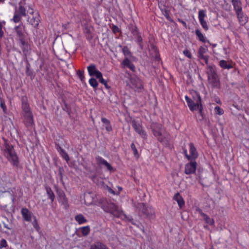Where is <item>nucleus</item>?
I'll return each mask as SVG.
<instances>
[{
	"mask_svg": "<svg viewBox=\"0 0 249 249\" xmlns=\"http://www.w3.org/2000/svg\"><path fill=\"white\" fill-rule=\"evenodd\" d=\"M89 84L94 89L97 88L98 85L97 81L94 78H91L89 80Z\"/></svg>",
	"mask_w": 249,
	"mask_h": 249,
	"instance_id": "nucleus-41",
	"label": "nucleus"
},
{
	"mask_svg": "<svg viewBox=\"0 0 249 249\" xmlns=\"http://www.w3.org/2000/svg\"><path fill=\"white\" fill-rule=\"evenodd\" d=\"M74 218H84V216L82 214H78V215H76Z\"/></svg>",
	"mask_w": 249,
	"mask_h": 249,
	"instance_id": "nucleus-62",
	"label": "nucleus"
},
{
	"mask_svg": "<svg viewBox=\"0 0 249 249\" xmlns=\"http://www.w3.org/2000/svg\"><path fill=\"white\" fill-rule=\"evenodd\" d=\"M98 79L99 80V81L101 83H102V84L105 85V86L106 87V88H107V89L109 88V87L108 86V85H107V82L103 79L102 75L101 76V77L100 78H98Z\"/></svg>",
	"mask_w": 249,
	"mask_h": 249,
	"instance_id": "nucleus-49",
	"label": "nucleus"
},
{
	"mask_svg": "<svg viewBox=\"0 0 249 249\" xmlns=\"http://www.w3.org/2000/svg\"><path fill=\"white\" fill-rule=\"evenodd\" d=\"M0 107L3 109V111H5V109H6V107L5 106L4 103L1 102L0 103Z\"/></svg>",
	"mask_w": 249,
	"mask_h": 249,
	"instance_id": "nucleus-59",
	"label": "nucleus"
},
{
	"mask_svg": "<svg viewBox=\"0 0 249 249\" xmlns=\"http://www.w3.org/2000/svg\"><path fill=\"white\" fill-rule=\"evenodd\" d=\"M131 148L132 151H133L134 155L137 156L138 155V152L137 149L136 147V146L134 143H131Z\"/></svg>",
	"mask_w": 249,
	"mask_h": 249,
	"instance_id": "nucleus-52",
	"label": "nucleus"
},
{
	"mask_svg": "<svg viewBox=\"0 0 249 249\" xmlns=\"http://www.w3.org/2000/svg\"><path fill=\"white\" fill-rule=\"evenodd\" d=\"M219 66L224 69L229 70L232 68V66L231 64L228 63L224 60H222L219 61Z\"/></svg>",
	"mask_w": 249,
	"mask_h": 249,
	"instance_id": "nucleus-35",
	"label": "nucleus"
},
{
	"mask_svg": "<svg viewBox=\"0 0 249 249\" xmlns=\"http://www.w3.org/2000/svg\"><path fill=\"white\" fill-rule=\"evenodd\" d=\"M112 31L114 33H118L120 31L119 28L116 25H113L112 28Z\"/></svg>",
	"mask_w": 249,
	"mask_h": 249,
	"instance_id": "nucleus-55",
	"label": "nucleus"
},
{
	"mask_svg": "<svg viewBox=\"0 0 249 249\" xmlns=\"http://www.w3.org/2000/svg\"><path fill=\"white\" fill-rule=\"evenodd\" d=\"M21 213L23 218H32L33 216L32 213L26 208L21 209Z\"/></svg>",
	"mask_w": 249,
	"mask_h": 249,
	"instance_id": "nucleus-33",
	"label": "nucleus"
},
{
	"mask_svg": "<svg viewBox=\"0 0 249 249\" xmlns=\"http://www.w3.org/2000/svg\"><path fill=\"white\" fill-rule=\"evenodd\" d=\"M20 42V47L21 48L24 54L26 55L29 50L30 49V46L26 40L25 38L18 40Z\"/></svg>",
	"mask_w": 249,
	"mask_h": 249,
	"instance_id": "nucleus-21",
	"label": "nucleus"
},
{
	"mask_svg": "<svg viewBox=\"0 0 249 249\" xmlns=\"http://www.w3.org/2000/svg\"><path fill=\"white\" fill-rule=\"evenodd\" d=\"M239 22L243 25L245 24L248 21V18L245 15L243 11L236 13Z\"/></svg>",
	"mask_w": 249,
	"mask_h": 249,
	"instance_id": "nucleus-26",
	"label": "nucleus"
},
{
	"mask_svg": "<svg viewBox=\"0 0 249 249\" xmlns=\"http://www.w3.org/2000/svg\"><path fill=\"white\" fill-rule=\"evenodd\" d=\"M31 65L28 61H27V64L26 66V74L28 76H30L31 79L34 78L33 72L32 70L30 69Z\"/></svg>",
	"mask_w": 249,
	"mask_h": 249,
	"instance_id": "nucleus-37",
	"label": "nucleus"
},
{
	"mask_svg": "<svg viewBox=\"0 0 249 249\" xmlns=\"http://www.w3.org/2000/svg\"><path fill=\"white\" fill-rule=\"evenodd\" d=\"M89 249H98L97 241H96L93 244L90 245Z\"/></svg>",
	"mask_w": 249,
	"mask_h": 249,
	"instance_id": "nucleus-57",
	"label": "nucleus"
},
{
	"mask_svg": "<svg viewBox=\"0 0 249 249\" xmlns=\"http://www.w3.org/2000/svg\"><path fill=\"white\" fill-rule=\"evenodd\" d=\"M3 140L4 141V153L7 159L17 169H21L22 167L19 164L18 157L13 146L9 143L6 139L3 138Z\"/></svg>",
	"mask_w": 249,
	"mask_h": 249,
	"instance_id": "nucleus-1",
	"label": "nucleus"
},
{
	"mask_svg": "<svg viewBox=\"0 0 249 249\" xmlns=\"http://www.w3.org/2000/svg\"><path fill=\"white\" fill-rule=\"evenodd\" d=\"M91 179L93 180V182L96 183V184L103 188L104 190H106L108 191V193L115 195L116 193L115 192L114 190H113L108 185L105 184V183L103 181L102 179H101L100 180H98V181L96 182V177L95 176H92L91 177Z\"/></svg>",
	"mask_w": 249,
	"mask_h": 249,
	"instance_id": "nucleus-14",
	"label": "nucleus"
},
{
	"mask_svg": "<svg viewBox=\"0 0 249 249\" xmlns=\"http://www.w3.org/2000/svg\"><path fill=\"white\" fill-rule=\"evenodd\" d=\"M164 16L168 20H169V21H171V20L170 19V17L169 14L166 11L165 12V14H164Z\"/></svg>",
	"mask_w": 249,
	"mask_h": 249,
	"instance_id": "nucleus-61",
	"label": "nucleus"
},
{
	"mask_svg": "<svg viewBox=\"0 0 249 249\" xmlns=\"http://www.w3.org/2000/svg\"><path fill=\"white\" fill-rule=\"evenodd\" d=\"M45 190L48 198L51 199L52 202H53L55 199V196L52 189L49 186H46Z\"/></svg>",
	"mask_w": 249,
	"mask_h": 249,
	"instance_id": "nucleus-32",
	"label": "nucleus"
},
{
	"mask_svg": "<svg viewBox=\"0 0 249 249\" xmlns=\"http://www.w3.org/2000/svg\"><path fill=\"white\" fill-rule=\"evenodd\" d=\"M196 162L191 161L185 165L184 172L186 175L192 174L195 173L196 168Z\"/></svg>",
	"mask_w": 249,
	"mask_h": 249,
	"instance_id": "nucleus-17",
	"label": "nucleus"
},
{
	"mask_svg": "<svg viewBox=\"0 0 249 249\" xmlns=\"http://www.w3.org/2000/svg\"><path fill=\"white\" fill-rule=\"evenodd\" d=\"M59 175H60V180L63 182V177H62V172L60 171H59Z\"/></svg>",
	"mask_w": 249,
	"mask_h": 249,
	"instance_id": "nucleus-64",
	"label": "nucleus"
},
{
	"mask_svg": "<svg viewBox=\"0 0 249 249\" xmlns=\"http://www.w3.org/2000/svg\"><path fill=\"white\" fill-rule=\"evenodd\" d=\"M97 246L98 249H109L106 245L99 241H97Z\"/></svg>",
	"mask_w": 249,
	"mask_h": 249,
	"instance_id": "nucleus-42",
	"label": "nucleus"
},
{
	"mask_svg": "<svg viewBox=\"0 0 249 249\" xmlns=\"http://www.w3.org/2000/svg\"><path fill=\"white\" fill-rule=\"evenodd\" d=\"M57 194L58 196V199H60L66 196L65 193L62 190H57Z\"/></svg>",
	"mask_w": 249,
	"mask_h": 249,
	"instance_id": "nucleus-48",
	"label": "nucleus"
},
{
	"mask_svg": "<svg viewBox=\"0 0 249 249\" xmlns=\"http://www.w3.org/2000/svg\"><path fill=\"white\" fill-rule=\"evenodd\" d=\"M3 225V227L7 230H11L13 228L12 219H4L0 226Z\"/></svg>",
	"mask_w": 249,
	"mask_h": 249,
	"instance_id": "nucleus-27",
	"label": "nucleus"
},
{
	"mask_svg": "<svg viewBox=\"0 0 249 249\" xmlns=\"http://www.w3.org/2000/svg\"><path fill=\"white\" fill-rule=\"evenodd\" d=\"M151 48L152 49H153V50L155 51V53H156L157 52V48L154 45H151Z\"/></svg>",
	"mask_w": 249,
	"mask_h": 249,
	"instance_id": "nucleus-63",
	"label": "nucleus"
},
{
	"mask_svg": "<svg viewBox=\"0 0 249 249\" xmlns=\"http://www.w3.org/2000/svg\"><path fill=\"white\" fill-rule=\"evenodd\" d=\"M231 3L235 13L242 11V3L239 0H232Z\"/></svg>",
	"mask_w": 249,
	"mask_h": 249,
	"instance_id": "nucleus-30",
	"label": "nucleus"
},
{
	"mask_svg": "<svg viewBox=\"0 0 249 249\" xmlns=\"http://www.w3.org/2000/svg\"><path fill=\"white\" fill-rule=\"evenodd\" d=\"M84 200L86 204L90 205L97 201L96 195L94 192H88L84 193Z\"/></svg>",
	"mask_w": 249,
	"mask_h": 249,
	"instance_id": "nucleus-13",
	"label": "nucleus"
},
{
	"mask_svg": "<svg viewBox=\"0 0 249 249\" xmlns=\"http://www.w3.org/2000/svg\"><path fill=\"white\" fill-rule=\"evenodd\" d=\"M79 224H82L87 221L86 219H75Z\"/></svg>",
	"mask_w": 249,
	"mask_h": 249,
	"instance_id": "nucleus-56",
	"label": "nucleus"
},
{
	"mask_svg": "<svg viewBox=\"0 0 249 249\" xmlns=\"http://www.w3.org/2000/svg\"><path fill=\"white\" fill-rule=\"evenodd\" d=\"M77 74L80 79L81 81L83 82L84 80V71H81L78 70L77 71Z\"/></svg>",
	"mask_w": 249,
	"mask_h": 249,
	"instance_id": "nucleus-46",
	"label": "nucleus"
},
{
	"mask_svg": "<svg viewBox=\"0 0 249 249\" xmlns=\"http://www.w3.org/2000/svg\"><path fill=\"white\" fill-rule=\"evenodd\" d=\"M24 123L28 127L32 126L34 124L33 116L32 113L24 114Z\"/></svg>",
	"mask_w": 249,
	"mask_h": 249,
	"instance_id": "nucleus-22",
	"label": "nucleus"
},
{
	"mask_svg": "<svg viewBox=\"0 0 249 249\" xmlns=\"http://www.w3.org/2000/svg\"><path fill=\"white\" fill-rule=\"evenodd\" d=\"M185 98L190 109L192 111L198 109L199 113L202 114L203 107L201 104V99L200 95L197 92H196L193 96L194 101L187 96H185Z\"/></svg>",
	"mask_w": 249,
	"mask_h": 249,
	"instance_id": "nucleus-5",
	"label": "nucleus"
},
{
	"mask_svg": "<svg viewBox=\"0 0 249 249\" xmlns=\"http://www.w3.org/2000/svg\"><path fill=\"white\" fill-rule=\"evenodd\" d=\"M131 83L133 88L137 89H141L142 88V85L141 80L138 77H132L130 79Z\"/></svg>",
	"mask_w": 249,
	"mask_h": 249,
	"instance_id": "nucleus-24",
	"label": "nucleus"
},
{
	"mask_svg": "<svg viewBox=\"0 0 249 249\" xmlns=\"http://www.w3.org/2000/svg\"><path fill=\"white\" fill-rule=\"evenodd\" d=\"M185 98L190 109L192 111L198 109L199 113L202 114L203 107L201 104V99L200 95L197 92H196L193 96L194 101L187 96H185Z\"/></svg>",
	"mask_w": 249,
	"mask_h": 249,
	"instance_id": "nucleus-4",
	"label": "nucleus"
},
{
	"mask_svg": "<svg viewBox=\"0 0 249 249\" xmlns=\"http://www.w3.org/2000/svg\"><path fill=\"white\" fill-rule=\"evenodd\" d=\"M22 109L24 114L32 113L30 110L29 104L28 102L27 98L26 96H23L21 98Z\"/></svg>",
	"mask_w": 249,
	"mask_h": 249,
	"instance_id": "nucleus-19",
	"label": "nucleus"
},
{
	"mask_svg": "<svg viewBox=\"0 0 249 249\" xmlns=\"http://www.w3.org/2000/svg\"><path fill=\"white\" fill-rule=\"evenodd\" d=\"M7 246V244L6 241L2 239L1 240L0 242V249H1L3 248H6Z\"/></svg>",
	"mask_w": 249,
	"mask_h": 249,
	"instance_id": "nucleus-51",
	"label": "nucleus"
},
{
	"mask_svg": "<svg viewBox=\"0 0 249 249\" xmlns=\"http://www.w3.org/2000/svg\"><path fill=\"white\" fill-rule=\"evenodd\" d=\"M60 155L63 157L64 159H65L67 161H68L70 160V158L69 155L67 153V152L64 150L60 152Z\"/></svg>",
	"mask_w": 249,
	"mask_h": 249,
	"instance_id": "nucleus-44",
	"label": "nucleus"
},
{
	"mask_svg": "<svg viewBox=\"0 0 249 249\" xmlns=\"http://www.w3.org/2000/svg\"><path fill=\"white\" fill-rule=\"evenodd\" d=\"M59 202L63 205L64 208L65 209H68L69 207V205L68 203V200L66 197V196L60 198L58 199Z\"/></svg>",
	"mask_w": 249,
	"mask_h": 249,
	"instance_id": "nucleus-38",
	"label": "nucleus"
},
{
	"mask_svg": "<svg viewBox=\"0 0 249 249\" xmlns=\"http://www.w3.org/2000/svg\"><path fill=\"white\" fill-rule=\"evenodd\" d=\"M95 160L97 165L100 167H101L104 166L107 168V170L110 172H114L115 171V169H114L106 160L101 156H97L95 157Z\"/></svg>",
	"mask_w": 249,
	"mask_h": 249,
	"instance_id": "nucleus-12",
	"label": "nucleus"
},
{
	"mask_svg": "<svg viewBox=\"0 0 249 249\" xmlns=\"http://www.w3.org/2000/svg\"><path fill=\"white\" fill-rule=\"evenodd\" d=\"M206 17V11L204 10H200L198 11V19L200 23L203 28L205 30L207 31L209 29V27L207 25L206 21L204 20V18Z\"/></svg>",
	"mask_w": 249,
	"mask_h": 249,
	"instance_id": "nucleus-15",
	"label": "nucleus"
},
{
	"mask_svg": "<svg viewBox=\"0 0 249 249\" xmlns=\"http://www.w3.org/2000/svg\"><path fill=\"white\" fill-rule=\"evenodd\" d=\"M129 29L131 34L133 35L134 38L136 39V41L138 44L140 48L142 50L143 49L142 38L141 36V35H140L137 27L133 24H130L129 25Z\"/></svg>",
	"mask_w": 249,
	"mask_h": 249,
	"instance_id": "nucleus-10",
	"label": "nucleus"
},
{
	"mask_svg": "<svg viewBox=\"0 0 249 249\" xmlns=\"http://www.w3.org/2000/svg\"><path fill=\"white\" fill-rule=\"evenodd\" d=\"M5 24L6 22L5 21H0V39L3 36L4 32L2 30V28Z\"/></svg>",
	"mask_w": 249,
	"mask_h": 249,
	"instance_id": "nucleus-43",
	"label": "nucleus"
},
{
	"mask_svg": "<svg viewBox=\"0 0 249 249\" xmlns=\"http://www.w3.org/2000/svg\"><path fill=\"white\" fill-rule=\"evenodd\" d=\"M174 199L177 201L180 207H181L184 205V201L179 193H177L175 195Z\"/></svg>",
	"mask_w": 249,
	"mask_h": 249,
	"instance_id": "nucleus-36",
	"label": "nucleus"
},
{
	"mask_svg": "<svg viewBox=\"0 0 249 249\" xmlns=\"http://www.w3.org/2000/svg\"><path fill=\"white\" fill-rule=\"evenodd\" d=\"M142 212L145 216L149 217L153 216L155 213L154 209L150 206L143 207Z\"/></svg>",
	"mask_w": 249,
	"mask_h": 249,
	"instance_id": "nucleus-29",
	"label": "nucleus"
},
{
	"mask_svg": "<svg viewBox=\"0 0 249 249\" xmlns=\"http://www.w3.org/2000/svg\"><path fill=\"white\" fill-rule=\"evenodd\" d=\"M14 29L18 40L26 37L24 33V26L23 24H20L16 26Z\"/></svg>",
	"mask_w": 249,
	"mask_h": 249,
	"instance_id": "nucleus-18",
	"label": "nucleus"
},
{
	"mask_svg": "<svg viewBox=\"0 0 249 249\" xmlns=\"http://www.w3.org/2000/svg\"><path fill=\"white\" fill-rule=\"evenodd\" d=\"M183 54L187 57L190 58L191 57V54L189 51L188 50H185L183 52Z\"/></svg>",
	"mask_w": 249,
	"mask_h": 249,
	"instance_id": "nucleus-54",
	"label": "nucleus"
},
{
	"mask_svg": "<svg viewBox=\"0 0 249 249\" xmlns=\"http://www.w3.org/2000/svg\"><path fill=\"white\" fill-rule=\"evenodd\" d=\"M101 120L102 123L105 125L106 130L108 132L111 131L112 130V128L110 124V121L108 119L104 117L102 118Z\"/></svg>",
	"mask_w": 249,
	"mask_h": 249,
	"instance_id": "nucleus-34",
	"label": "nucleus"
},
{
	"mask_svg": "<svg viewBox=\"0 0 249 249\" xmlns=\"http://www.w3.org/2000/svg\"><path fill=\"white\" fill-rule=\"evenodd\" d=\"M205 222L210 225H213L214 224L213 219H204Z\"/></svg>",
	"mask_w": 249,
	"mask_h": 249,
	"instance_id": "nucleus-53",
	"label": "nucleus"
},
{
	"mask_svg": "<svg viewBox=\"0 0 249 249\" xmlns=\"http://www.w3.org/2000/svg\"><path fill=\"white\" fill-rule=\"evenodd\" d=\"M206 72L208 75V79L218 76L215 66H208Z\"/></svg>",
	"mask_w": 249,
	"mask_h": 249,
	"instance_id": "nucleus-20",
	"label": "nucleus"
},
{
	"mask_svg": "<svg viewBox=\"0 0 249 249\" xmlns=\"http://www.w3.org/2000/svg\"><path fill=\"white\" fill-rule=\"evenodd\" d=\"M214 111L215 113L218 115H222L224 113L223 110L218 106L215 107Z\"/></svg>",
	"mask_w": 249,
	"mask_h": 249,
	"instance_id": "nucleus-45",
	"label": "nucleus"
},
{
	"mask_svg": "<svg viewBox=\"0 0 249 249\" xmlns=\"http://www.w3.org/2000/svg\"><path fill=\"white\" fill-rule=\"evenodd\" d=\"M131 124L136 133L143 139H146L147 138L146 133L143 129L142 124L134 119L131 121Z\"/></svg>",
	"mask_w": 249,
	"mask_h": 249,
	"instance_id": "nucleus-11",
	"label": "nucleus"
},
{
	"mask_svg": "<svg viewBox=\"0 0 249 249\" xmlns=\"http://www.w3.org/2000/svg\"><path fill=\"white\" fill-rule=\"evenodd\" d=\"M121 65H123L124 67H127L129 68L133 71H134L135 70V67L134 65L127 57L124 59L121 63Z\"/></svg>",
	"mask_w": 249,
	"mask_h": 249,
	"instance_id": "nucleus-28",
	"label": "nucleus"
},
{
	"mask_svg": "<svg viewBox=\"0 0 249 249\" xmlns=\"http://www.w3.org/2000/svg\"><path fill=\"white\" fill-rule=\"evenodd\" d=\"M87 69L90 76H95L97 79L101 77L102 73L96 69L95 65L91 64Z\"/></svg>",
	"mask_w": 249,
	"mask_h": 249,
	"instance_id": "nucleus-16",
	"label": "nucleus"
},
{
	"mask_svg": "<svg viewBox=\"0 0 249 249\" xmlns=\"http://www.w3.org/2000/svg\"><path fill=\"white\" fill-rule=\"evenodd\" d=\"M185 98L190 109L192 111L198 109L199 113L202 114L203 107L201 104V99L200 95L197 92H196L193 96L194 101L187 96H185Z\"/></svg>",
	"mask_w": 249,
	"mask_h": 249,
	"instance_id": "nucleus-3",
	"label": "nucleus"
},
{
	"mask_svg": "<svg viewBox=\"0 0 249 249\" xmlns=\"http://www.w3.org/2000/svg\"><path fill=\"white\" fill-rule=\"evenodd\" d=\"M122 51L124 55H129L131 53L127 47L124 46L122 49Z\"/></svg>",
	"mask_w": 249,
	"mask_h": 249,
	"instance_id": "nucleus-50",
	"label": "nucleus"
},
{
	"mask_svg": "<svg viewBox=\"0 0 249 249\" xmlns=\"http://www.w3.org/2000/svg\"><path fill=\"white\" fill-rule=\"evenodd\" d=\"M26 10L25 8L21 5H19L18 8H16L14 15L12 20L15 23L19 22L22 17H25L26 15Z\"/></svg>",
	"mask_w": 249,
	"mask_h": 249,
	"instance_id": "nucleus-9",
	"label": "nucleus"
},
{
	"mask_svg": "<svg viewBox=\"0 0 249 249\" xmlns=\"http://www.w3.org/2000/svg\"><path fill=\"white\" fill-rule=\"evenodd\" d=\"M104 209L107 212L111 213L116 218H124L125 215L121 211L118 206L115 203L111 202H107V204L104 206Z\"/></svg>",
	"mask_w": 249,
	"mask_h": 249,
	"instance_id": "nucleus-7",
	"label": "nucleus"
},
{
	"mask_svg": "<svg viewBox=\"0 0 249 249\" xmlns=\"http://www.w3.org/2000/svg\"><path fill=\"white\" fill-rule=\"evenodd\" d=\"M189 151L190 154L189 156H188V160H194L198 157V154L196 149L193 143H190L189 144Z\"/></svg>",
	"mask_w": 249,
	"mask_h": 249,
	"instance_id": "nucleus-23",
	"label": "nucleus"
},
{
	"mask_svg": "<svg viewBox=\"0 0 249 249\" xmlns=\"http://www.w3.org/2000/svg\"><path fill=\"white\" fill-rule=\"evenodd\" d=\"M209 83L213 88L220 89V83L218 76L208 79Z\"/></svg>",
	"mask_w": 249,
	"mask_h": 249,
	"instance_id": "nucleus-25",
	"label": "nucleus"
},
{
	"mask_svg": "<svg viewBox=\"0 0 249 249\" xmlns=\"http://www.w3.org/2000/svg\"><path fill=\"white\" fill-rule=\"evenodd\" d=\"M28 12H29L31 16H29L28 18V22L34 28H37L40 21V18L38 13H34L33 9L31 8Z\"/></svg>",
	"mask_w": 249,
	"mask_h": 249,
	"instance_id": "nucleus-8",
	"label": "nucleus"
},
{
	"mask_svg": "<svg viewBox=\"0 0 249 249\" xmlns=\"http://www.w3.org/2000/svg\"><path fill=\"white\" fill-rule=\"evenodd\" d=\"M195 33H196V35L198 37L200 41H201L203 42H206L205 38L204 37L202 33L200 32V30L197 29L196 30Z\"/></svg>",
	"mask_w": 249,
	"mask_h": 249,
	"instance_id": "nucleus-39",
	"label": "nucleus"
},
{
	"mask_svg": "<svg viewBox=\"0 0 249 249\" xmlns=\"http://www.w3.org/2000/svg\"><path fill=\"white\" fill-rule=\"evenodd\" d=\"M81 231L83 236H87L89 233V226L83 227L81 228Z\"/></svg>",
	"mask_w": 249,
	"mask_h": 249,
	"instance_id": "nucleus-40",
	"label": "nucleus"
},
{
	"mask_svg": "<svg viewBox=\"0 0 249 249\" xmlns=\"http://www.w3.org/2000/svg\"><path fill=\"white\" fill-rule=\"evenodd\" d=\"M56 149L57 150V151L60 153V152H61L62 151H64V150L61 147H60L59 145H56Z\"/></svg>",
	"mask_w": 249,
	"mask_h": 249,
	"instance_id": "nucleus-58",
	"label": "nucleus"
},
{
	"mask_svg": "<svg viewBox=\"0 0 249 249\" xmlns=\"http://www.w3.org/2000/svg\"><path fill=\"white\" fill-rule=\"evenodd\" d=\"M178 21L180 22L181 23H182L183 24V25L186 28L187 27V24H186V23L183 21L182 20L179 19V18H178Z\"/></svg>",
	"mask_w": 249,
	"mask_h": 249,
	"instance_id": "nucleus-60",
	"label": "nucleus"
},
{
	"mask_svg": "<svg viewBox=\"0 0 249 249\" xmlns=\"http://www.w3.org/2000/svg\"><path fill=\"white\" fill-rule=\"evenodd\" d=\"M32 224L34 227L35 228L36 231L39 232L40 231V227L38 224L37 221L36 219H34V220L33 221Z\"/></svg>",
	"mask_w": 249,
	"mask_h": 249,
	"instance_id": "nucleus-47",
	"label": "nucleus"
},
{
	"mask_svg": "<svg viewBox=\"0 0 249 249\" xmlns=\"http://www.w3.org/2000/svg\"><path fill=\"white\" fill-rule=\"evenodd\" d=\"M205 52L206 49L203 47H200L198 51V57L200 59L204 60L205 63L207 64L208 62V56L204 55V53Z\"/></svg>",
	"mask_w": 249,
	"mask_h": 249,
	"instance_id": "nucleus-31",
	"label": "nucleus"
},
{
	"mask_svg": "<svg viewBox=\"0 0 249 249\" xmlns=\"http://www.w3.org/2000/svg\"><path fill=\"white\" fill-rule=\"evenodd\" d=\"M185 98L190 109L192 111L198 109L199 113L202 114L203 107L201 104V99L200 95L197 92H196L193 96L194 101L187 96H185Z\"/></svg>",
	"mask_w": 249,
	"mask_h": 249,
	"instance_id": "nucleus-6",
	"label": "nucleus"
},
{
	"mask_svg": "<svg viewBox=\"0 0 249 249\" xmlns=\"http://www.w3.org/2000/svg\"><path fill=\"white\" fill-rule=\"evenodd\" d=\"M150 128L153 135L160 142L166 143L170 141L169 134L165 131L161 124L152 123L150 124Z\"/></svg>",
	"mask_w": 249,
	"mask_h": 249,
	"instance_id": "nucleus-2",
	"label": "nucleus"
}]
</instances>
